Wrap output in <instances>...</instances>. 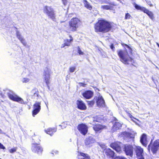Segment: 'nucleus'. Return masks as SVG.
<instances>
[{"mask_svg":"<svg viewBox=\"0 0 159 159\" xmlns=\"http://www.w3.org/2000/svg\"><path fill=\"white\" fill-rule=\"evenodd\" d=\"M111 26L108 22L103 20H99L95 25L94 28L96 32L105 33L109 31Z\"/></svg>","mask_w":159,"mask_h":159,"instance_id":"nucleus-1","label":"nucleus"},{"mask_svg":"<svg viewBox=\"0 0 159 159\" xmlns=\"http://www.w3.org/2000/svg\"><path fill=\"white\" fill-rule=\"evenodd\" d=\"M7 95L9 98L14 101L17 102L21 104H25L23 99L16 95L13 91L8 89L3 90V92H0V96L4 98Z\"/></svg>","mask_w":159,"mask_h":159,"instance_id":"nucleus-2","label":"nucleus"},{"mask_svg":"<svg viewBox=\"0 0 159 159\" xmlns=\"http://www.w3.org/2000/svg\"><path fill=\"white\" fill-rule=\"evenodd\" d=\"M118 54L120 58V61L125 64H129V62L132 63L134 61L129 56L126 51L120 50L118 52Z\"/></svg>","mask_w":159,"mask_h":159,"instance_id":"nucleus-3","label":"nucleus"},{"mask_svg":"<svg viewBox=\"0 0 159 159\" xmlns=\"http://www.w3.org/2000/svg\"><path fill=\"white\" fill-rule=\"evenodd\" d=\"M43 11L49 18L54 21H56V13L53 9L51 7L47 6H45L43 9Z\"/></svg>","mask_w":159,"mask_h":159,"instance_id":"nucleus-4","label":"nucleus"},{"mask_svg":"<svg viewBox=\"0 0 159 159\" xmlns=\"http://www.w3.org/2000/svg\"><path fill=\"white\" fill-rule=\"evenodd\" d=\"M23 78L22 80V82L23 83H27L30 81V78H27L29 77L30 78L33 75V73L32 70L28 68H25L24 71L22 74Z\"/></svg>","mask_w":159,"mask_h":159,"instance_id":"nucleus-5","label":"nucleus"},{"mask_svg":"<svg viewBox=\"0 0 159 159\" xmlns=\"http://www.w3.org/2000/svg\"><path fill=\"white\" fill-rule=\"evenodd\" d=\"M80 23V20L78 18H72L69 22L70 31H75L79 27Z\"/></svg>","mask_w":159,"mask_h":159,"instance_id":"nucleus-6","label":"nucleus"},{"mask_svg":"<svg viewBox=\"0 0 159 159\" xmlns=\"http://www.w3.org/2000/svg\"><path fill=\"white\" fill-rule=\"evenodd\" d=\"M134 7L136 9L140 10L146 13L152 20H154V15L152 11H149L144 7L140 6L135 3H134Z\"/></svg>","mask_w":159,"mask_h":159,"instance_id":"nucleus-7","label":"nucleus"},{"mask_svg":"<svg viewBox=\"0 0 159 159\" xmlns=\"http://www.w3.org/2000/svg\"><path fill=\"white\" fill-rule=\"evenodd\" d=\"M51 72V70L48 68H46L44 70L43 74V78L44 79V82H45L49 89V84L50 83V75Z\"/></svg>","mask_w":159,"mask_h":159,"instance_id":"nucleus-8","label":"nucleus"},{"mask_svg":"<svg viewBox=\"0 0 159 159\" xmlns=\"http://www.w3.org/2000/svg\"><path fill=\"white\" fill-rule=\"evenodd\" d=\"M134 149L138 159H144L143 157V148L139 146H135Z\"/></svg>","mask_w":159,"mask_h":159,"instance_id":"nucleus-9","label":"nucleus"},{"mask_svg":"<svg viewBox=\"0 0 159 159\" xmlns=\"http://www.w3.org/2000/svg\"><path fill=\"white\" fill-rule=\"evenodd\" d=\"M33 110L32 111V115L34 116L40 111L41 110V102H36L33 105Z\"/></svg>","mask_w":159,"mask_h":159,"instance_id":"nucleus-10","label":"nucleus"},{"mask_svg":"<svg viewBox=\"0 0 159 159\" xmlns=\"http://www.w3.org/2000/svg\"><path fill=\"white\" fill-rule=\"evenodd\" d=\"M124 151L127 155L132 157L133 155V147L131 145L126 144L124 146Z\"/></svg>","mask_w":159,"mask_h":159,"instance_id":"nucleus-11","label":"nucleus"},{"mask_svg":"<svg viewBox=\"0 0 159 159\" xmlns=\"http://www.w3.org/2000/svg\"><path fill=\"white\" fill-rule=\"evenodd\" d=\"M122 144L119 142L111 143L110 147L115 149L117 152H120L121 151V146Z\"/></svg>","mask_w":159,"mask_h":159,"instance_id":"nucleus-12","label":"nucleus"},{"mask_svg":"<svg viewBox=\"0 0 159 159\" xmlns=\"http://www.w3.org/2000/svg\"><path fill=\"white\" fill-rule=\"evenodd\" d=\"M32 151L38 154L41 153L43 151V149L37 143H33L31 148Z\"/></svg>","mask_w":159,"mask_h":159,"instance_id":"nucleus-13","label":"nucleus"},{"mask_svg":"<svg viewBox=\"0 0 159 159\" xmlns=\"http://www.w3.org/2000/svg\"><path fill=\"white\" fill-rule=\"evenodd\" d=\"M97 104L98 107H104L105 106V103L103 97L101 95H99L97 100Z\"/></svg>","mask_w":159,"mask_h":159,"instance_id":"nucleus-14","label":"nucleus"},{"mask_svg":"<svg viewBox=\"0 0 159 159\" xmlns=\"http://www.w3.org/2000/svg\"><path fill=\"white\" fill-rule=\"evenodd\" d=\"M93 92L90 90L86 91L82 93L83 97L87 99L91 98L93 96Z\"/></svg>","mask_w":159,"mask_h":159,"instance_id":"nucleus-15","label":"nucleus"},{"mask_svg":"<svg viewBox=\"0 0 159 159\" xmlns=\"http://www.w3.org/2000/svg\"><path fill=\"white\" fill-rule=\"evenodd\" d=\"M140 142L144 146H146L148 141L147 139V135L145 134H143L140 137Z\"/></svg>","mask_w":159,"mask_h":159,"instance_id":"nucleus-16","label":"nucleus"},{"mask_svg":"<svg viewBox=\"0 0 159 159\" xmlns=\"http://www.w3.org/2000/svg\"><path fill=\"white\" fill-rule=\"evenodd\" d=\"M76 104L78 108L80 109L84 110L86 108L85 104L81 100H77Z\"/></svg>","mask_w":159,"mask_h":159,"instance_id":"nucleus-17","label":"nucleus"},{"mask_svg":"<svg viewBox=\"0 0 159 159\" xmlns=\"http://www.w3.org/2000/svg\"><path fill=\"white\" fill-rule=\"evenodd\" d=\"M95 142V139L91 136L86 138L85 141V143L86 145H91Z\"/></svg>","mask_w":159,"mask_h":159,"instance_id":"nucleus-18","label":"nucleus"},{"mask_svg":"<svg viewBox=\"0 0 159 159\" xmlns=\"http://www.w3.org/2000/svg\"><path fill=\"white\" fill-rule=\"evenodd\" d=\"M16 35L17 37L20 41L21 43H22L24 46H26L27 44L24 38L21 35L19 31L18 30L16 31Z\"/></svg>","mask_w":159,"mask_h":159,"instance_id":"nucleus-19","label":"nucleus"},{"mask_svg":"<svg viewBox=\"0 0 159 159\" xmlns=\"http://www.w3.org/2000/svg\"><path fill=\"white\" fill-rule=\"evenodd\" d=\"M104 152L106 155L109 157H113L114 156L115 153L110 148L105 149Z\"/></svg>","mask_w":159,"mask_h":159,"instance_id":"nucleus-20","label":"nucleus"},{"mask_svg":"<svg viewBox=\"0 0 159 159\" xmlns=\"http://www.w3.org/2000/svg\"><path fill=\"white\" fill-rule=\"evenodd\" d=\"M150 148H151L152 151L154 153H156L159 149L158 147L154 146L153 144L152 146H151L150 144L148 146V149L149 150Z\"/></svg>","mask_w":159,"mask_h":159,"instance_id":"nucleus-21","label":"nucleus"},{"mask_svg":"<svg viewBox=\"0 0 159 159\" xmlns=\"http://www.w3.org/2000/svg\"><path fill=\"white\" fill-rule=\"evenodd\" d=\"M83 3L85 7L89 10H92V6L86 0H84Z\"/></svg>","mask_w":159,"mask_h":159,"instance_id":"nucleus-22","label":"nucleus"},{"mask_svg":"<svg viewBox=\"0 0 159 159\" xmlns=\"http://www.w3.org/2000/svg\"><path fill=\"white\" fill-rule=\"evenodd\" d=\"M122 125L119 122H115L113 126V129H121Z\"/></svg>","mask_w":159,"mask_h":159,"instance_id":"nucleus-23","label":"nucleus"},{"mask_svg":"<svg viewBox=\"0 0 159 159\" xmlns=\"http://www.w3.org/2000/svg\"><path fill=\"white\" fill-rule=\"evenodd\" d=\"M71 38L70 39H66L64 40V43L66 46H70V42L73 40V39L71 36H70Z\"/></svg>","mask_w":159,"mask_h":159,"instance_id":"nucleus-24","label":"nucleus"},{"mask_svg":"<svg viewBox=\"0 0 159 159\" xmlns=\"http://www.w3.org/2000/svg\"><path fill=\"white\" fill-rule=\"evenodd\" d=\"M87 126L85 124L82 123L78 125V129H87Z\"/></svg>","mask_w":159,"mask_h":159,"instance_id":"nucleus-25","label":"nucleus"},{"mask_svg":"<svg viewBox=\"0 0 159 159\" xmlns=\"http://www.w3.org/2000/svg\"><path fill=\"white\" fill-rule=\"evenodd\" d=\"M101 3L108 4L110 5L115 6L114 4L113 3L109 2V0H98Z\"/></svg>","mask_w":159,"mask_h":159,"instance_id":"nucleus-26","label":"nucleus"},{"mask_svg":"<svg viewBox=\"0 0 159 159\" xmlns=\"http://www.w3.org/2000/svg\"><path fill=\"white\" fill-rule=\"evenodd\" d=\"M53 130H45V131L47 134L52 136L56 131H53Z\"/></svg>","mask_w":159,"mask_h":159,"instance_id":"nucleus-27","label":"nucleus"},{"mask_svg":"<svg viewBox=\"0 0 159 159\" xmlns=\"http://www.w3.org/2000/svg\"><path fill=\"white\" fill-rule=\"evenodd\" d=\"M112 7L109 5H102L101 7V8L103 9L108 10L110 9Z\"/></svg>","mask_w":159,"mask_h":159,"instance_id":"nucleus-28","label":"nucleus"},{"mask_svg":"<svg viewBox=\"0 0 159 159\" xmlns=\"http://www.w3.org/2000/svg\"><path fill=\"white\" fill-rule=\"evenodd\" d=\"M79 132L83 135H85L88 132V130H78Z\"/></svg>","mask_w":159,"mask_h":159,"instance_id":"nucleus-29","label":"nucleus"},{"mask_svg":"<svg viewBox=\"0 0 159 159\" xmlns=\"http://www.w3.org/2000/svg\"><path fill=\"white\" fill-rule=\"evenodd\" d=\"M33 140H35L34 142L35 143H39L40 141V140L39 139V137L38 136H37L36 137H35L33 138Z\"/></svg>","mask_w":159,"mask_h":159,"instance_id":"nucleus-30","label":"nucleus"},{"mask_svg":"<svg viewBox=\"0 0 159 159\" xmlns=\"http://www.w3.org/2000/svg\"><path fill=\"white\" fill-rule=\"evenodd\" d=\"M31 93L32 95H34V94H35V93H38V90L37 89H34L31 90Z\"/></svg>","mask_w":159,"mask_h":159,"instance_id":"nucleus-31","label":"nucleus"},{"mask_svg":"<svg viewBox=\"0 0 159 159\" xmlns=\"http://www.w3.org/2000/svg\"><path fill=\"white\" fill-rule=\"evenodd\" d=\"M17 149V147H14L9 150V152L11 153H13L16 152Z\"/></svg>","mask_w":159,"mask_h":159,"instance_id":"nucleus-32","label":"nucleus"},{"mask_svg":"<svg viewBox=\"0 0 159 159\" xmlns=\"http://www.w3.org/2000/svg\"><path fill=\"white\" fill-rule=\"evenodd\" d=\"M153 144L154 146L159 148V140L158 139L155 141L153 143Z\"/></svg>","mask_w":159,"mask_h":159,"instance_id":"nucleus-33","label":"nucleus"},{"mask_svg":"<svg viewBox=\"0 0 159 159\" xmlns=\"http://www.w3.org/2000/svg\"><path fill=\"white\" fill-rule=\"evenodd\" d=\"M131 17H132L128 13L126 14L125 17V19H130Z\"/></svg>","mask_w":159,"mask_h":159,"instance_id":"nucleus-34","label":"nucleus"},{"mask_svg":"<svg viewBox=\"0 0 159 159\" xmlns=\"http://www.w3.org/2000/svg\"><path fill=\"white\" fill-rule=\"evenodd\" d=\"M77 49H78V52L79 53V55H83L84 54V52L81 51V50L79 46H78L77 47Z\"/></svg>","mask_w":159,"mask_h":159,"instance_id":"nucleus-35","label":"nucleus"},{"mask_svg":"<svg viewBox=\"0 0 159 159\" xmlns=\"http://www.w3.org/2000/svg\"><path fill=\"white\" fill-rule=\"evenodd\" d=\"M34 98L37 99L38 97V93H35V94L32 95Z\"/></svg>","mask_w":159,"mask_h":159,"instance_id":"nucleus-36","label":"nucleus"},{"mask_svg":"<svg viewBox=\"0 0 159 159\" xmlns=\"http://www.w3.org/2000/svg\"><path fill=\"white\" fill-rule=\"evenodd\" d=\"M75 69V67H70L69 68V70L70 72H73Z\"/></svg>","mask_w":159,"mask_h":159,"instance_id":"nucleus-37","label":"nucleus"},{"mask_svg":"<svg viewBox=\"0 0 159 159\" xmlns=\"http://www.w3.org/2000/svg\"><path fill=\"white\" fill-rule=\"evenodd\" d=\"M94 103V102L93 101H88V104L89 105L92 106L93 105Z\"/></svg>","mask_w":159,"mask_h":159,"instance_id":"nucleus-38","label":"nucleus"},{"mask_svg":"<svg viewBox=\"0 0 159 159\" xmlns=\"http://www.w3.org/2000/svg\"><path fill=\"white\" fill-rule=\"evenodd\" d=\"M62 1L64 6L66 5L68 3L67 0H62Z\"/></svg>","mask_w":159,"mask_h":159,"instance_id":"nucleus-39","label":"nucleus"},{"mask_svg":"<svg viewBox=\"0 0 159 159\" xmlns=\"http://www.w3.org/2000/svg\"><path fill=\"white\" fill-rule=\"evenodd\" d=\"M0 148L3 149H5V147L1 143H0Z\"/></svg>","mask_w":159,"mask_h":159,"instance_id":"nucleus-40","label":"nucleus"},{"mask_svg":"<svg viewBox=\"0 0 159 159\" xmlns=\"http://www.w3.org/2000/svg\"><path fill=\"white\" fill-rule=\"evenodd\" d=\"M125 46L127 48L129 49V51L130 52H131L132 51V49L127 44H125Z\"/></svg>","mask_w":159,"mask_h":159,"instance_id":"nucleus-41","label":"nucleus"},{"mask_svg":"<svg viewBox=\"0 0 159 159\" xmlns=\"http://www.w3.org/2000/svg\"><path fill=\"white\" fill-rule=\"evenodd\" d=\"M117 159H127L126 158L122 157H116Z\"/></svg>","mask_w":159,"mask_h":159,"instance_id":"nucleus-42","label":"nucleus"},{"mask_svg":"<svg viewBox=\"0 0 159 159\" xmlns=\"http://www.w3.org/2000/svg\"><path fill=\"white\" fill-rule=\"evenodd\" d=\"M110 48L113 50H114V49L115 48V47L113 44H111V45L110 46Z\"/></svg>","mask_w":159,"mask_h":159,"instance_id":"nucleus-43","label":"nucleus"},{"mask_svg":"<svg viewBox=\"0 0 159 159\" xmlns=\"http://www.w3.org/2000/svg\"><path fill=\"white\" fill-rule=\"evenodd\" d=\"M80 86H83V87H85V84H83V83H80Z\"/></svg>","mask_w":159,"mask_h":159,"instance_id":"nucleus-44","label":"nucleus"},{"mask_svg":"<svg viewBox=\"0 0 159 159\" xmlns=\"http://www.w3.org/2000/svg\"><path fill=\"white\" fill-rule=\"evenodd\" d=\"M129 116L130 118L134 119V118L130 113L129 114Z\"/></svg>","mask_w":159,"mask_h":159,"instance_id":"nucleus-45","label":"nucleus"},{"mask_svg":"<svg viewBox=\"0 0 159 159\" xmlns=\"http://www.w3.org/2000/svg\"><path fill=\"white\" fill-rule=\"evenodd\" d=\"M147 3L151 7L153 6V5L152 4L150 3V1H148V2H147Z\"/></svg>","mask_w":159,"mask_h":159,"instance_id":"nucleus-46","label":"nucleus"},{"mask_svg":"<svg viewBox=\"0 0 159 159\" xmlns=\"http://www.w3.org/2000/svg\"><path fill=\"white\" fill-rule=\"evenodd\" d=\"M65 46H66L65 45V44L64 43H63V44H62L61 45V48H64Z\"/></svg>","mask_w":159,"mask_h":159,"instance_id":"nucleus-47","label":"nucleus"},{"mask_svg":"<svg viewBox=\"0 0 159 159\" xmlns=\"http://www.w3.org/2000/svg\"><path fill=\"white\" fill-rule=\"evenodd\" d=\"M95 118H93V121H97V122H98V120H95Z\"/></svg>","mask_w":159,"mask_h":159,"instance_id":"nucleus-48","label":"nucleus"},{"mask_svg":"<svg viewBox=\"0 0 159 159\" xmlns=\"http://www.w3.org/2000/svg\"><path fill=\"white\" fill-rule=\"evenodd\" d=\"M54 152L56 154L58 153V152L57 151H55V152Z\"/></svg>","mask_w":159,"mask_h":159,"instance_id":"nucleus-49","label":"nucleus"},{"mask_svg":"<svg viewBox=\"0 0 159 159\" xmlns=\"http://www.w3.org/2000/svg\"><path fill=\"white\" fill-rule=\"evenodd\" d=\"M95 130V132H98L99 130L97 129V130Z\"/></svg>","mask_w":159,"mask_h":159,"instance_id":"nucleus-50","label":"nucleus"},{"mask_svg":"<svg viewBox=\"0 0 159 159\" xmlns=\"http://www.w3.org/2000/svg\"><path fill=\"white\" fill-rule=\"evenodd\" d=\"M97 129H102V128H98Z\"/></svg>","mask_w":159,"mask_h":159,"instance_id":"nucleus-51","label":"nucleus"},{"mask_svg":"<svg viewBox=\"0 0 159 159\" xmlns=\"http://www.w3.org/2000/svg\"><path fill=\"white\" fill-rule=\"evenodd\" d=\"M158 91L159 94V89H158Z\"/></svg>","mask_w":159,"mask_h":159,"instance_id":"nucleus-52","label":"nucleus"}]
</instances>
